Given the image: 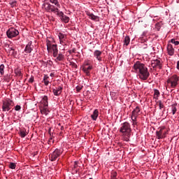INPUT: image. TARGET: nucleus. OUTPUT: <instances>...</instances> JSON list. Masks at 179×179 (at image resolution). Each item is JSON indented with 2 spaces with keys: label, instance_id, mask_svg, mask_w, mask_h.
Returning <instances> with one entry per match:
<instances>
[{
  "label": "nucleus",
  "instance_id": "18",
  "mask_svg": "<svg viewBox=\"0 0 179 179\" xmlns=\"http://www.w3.org/2000/svg\"><path fill=\"white\" fill-rule=\"evenodd\" d=\"M167 50L169 55H174V48H173V45L169 44L167 46Z\"/></svg>",
  "mask_w": 179,
  "mask_h": 179
},
{
  "label": "nucleus",
  "instance_id": "39",
  "mask_svg": "<svg viewBox=\"0 0 179 179\" xmlns=\"http://www.w3.org/2000/svg\"><path fill=\"white\" fill-rule=\"evenodd\" d=\"M8 51H13L12 54H13V51H15V49H13V48L10 45H8Z\"/></svg>",
  "mask_w": 179,
  "mask_h": 179
},
{
  "label": "nucleus",
  "instance_id": "21",
  "mask_svg": "<svg viewBox=\"0 0 179 179\" xmlns=\"http://www.w3.org/2000/svg\"><path fill=\"white\" fill-rule=\"evenodd\" d=\"M64 55L59 53V55L57 54V55L56 59H55V61L56 62H59V61H64Z\"/></svg>",
  "mask_w": 179,
  "mask_h": 179
},
{
  "label": "nucleus",
  "instance_id": "46",
  "mask_svg": "<svg viewBox=\"0 0 179 179\" xmlns=\"http://www.w3.org/2000/svg\"><path fill=\"white\" fill-rule=\"evenodd\" d=\"M74 167L75 168L78 167V162H74Z\"/></svg>",
  "mask_w": 179,
  "mask_h": 179
},
{
  "label": "nucleus",
  "instance_id": "43",
  "mask_svg": "<svg viewBox=\"0 0 179 179\" xmlns=\"http://www.w3.org/2000/svg\"><path fill=\"white\" fill-rule=\"evenodd\" d=\"M76 90H77V92H80V90H82V87H80V86H77V87H76Z\"/></svg>",
  "mask_w": 179,
  "mask_h": 179
},
{
  "label": "nucleus",
  "instance_id": "40",
  "mask_svg": "<svg viewBox=\"0 0 179 179\" xmlns=\"http://www.w3.org/2000/svg\"><path fill=\"white\" fill-rule=\"evenodd\" d=\"M156 29H157V30H160V23H157L156 24Z\"/></svg>",
  "mask_w": 179,
  "mask_h": 179
},
{
  "label": "nucleus",
  "instance_id": "48",
  "mask_svg": "<svg viewBox=\"0 0 179 179\" xmlns=\"http://www.w3.org/2000/svg\"><path fill=\"white\" fill-rule=\"evenodd\" d=\"M50 76L53 77L54 76V73H50Z\"/></svg>",
  "mask_w": 179,
  "mask_h": 179
},
{
  "label": "nucleus",
  "instance_id": "3",
  "mask_svg": "<svg viewBox=\"0 0 179 179\" xmlns=\"http://www.w3.org/2000/svg\"><path fill=\"white\" fill-rule=\"evenodd\" d=\"M46 45H47V50L48 52L52 51V54H53V57H57V56L58 55V45H57V44H51V41H46Z\"/></svg>",
  "mask_w": 179,
  "mask_h": 179
},
{
  "label": "nucleus",
  "instance_id": "28",
  "mask_svg": "<svg viewBox=\"0 0 179 179\" xmlns=\"http://www.w3.org/2000/svg\"><path fill=\"white\" fill-rule=\"evenodd\" d=\"M58 36H59V40H65L66 38V35L62 33H59Z\"/></svg>",
  "mask_w": 179,
  "mask_h": 179
},
{
  "label": "nucleus",
  "instance_id": "49",
  "mask_svg": "<svg viewBox=\"0 0 179 179\" xmlns=\"http://www.w3.org/2000/svg\"><path fill=\"white\" fill-rule=\"evenodd\" d=\"M61 129H64V127H62Z\"/></svg>",
  "mask_w": 179,
  "mask_h": 179
},
{
  "label": "nucleus",
  "instance_id": "31",
  "mask_svg": "<svg viewBox=\"0 0 179 179\" xmlns=\"http://www.w3.org/2000/svg\"><path fill=\"white\" fill-rule=\"evenodd\" d=\"M171 108H172V114L173 115H174V114L177 113V108H176V105H172Z\"/></svg>",
  "mask_w": 179,
  "mask_h": 179
},
{
  "label": "nucleus",
  "instance_id": "13",
  "mask_svg": "<svg viewBox=\"0 0 179 179\" xmlns=\"http://www.w3.org/2000/svg\"><path fill=\"white\" fill-rule=\"evenodd\" d=\"M156 131V136L157 139H163V129H166V127H161Z\"/></svg>",
  "mask_w": 179,
  "mask_h": 179
},
{
  "label": "nucleus",
  "instance_id": "37",
  "mask_svg": "<svg viewBox=\"0 0 179 179\" xmlns=\"http://www.w3.org/2000/svg\"><path fill=\"white\" fill-rule=\"evenodd\" d=\"M22 107L19 105H17L15 107V111H20Z\"/></svg>",
  "mask_w": 179,
  "mask_h": 179
},
{
  "label": "nucleus",
  "instance_id": "4",
  "mask_svg": "<svg viewBox=\"0 0 179 179\" xmlns=\"http://www.w3.org/2000/svg\"><path fill=\"white\" fill-rule=\"evenodd\" d=\"M61 155H62V150L56 148L52 154L49 155V159L50 162H55Z\"/></svg>",
  "mask_w": 179,
  "mask_h": 179
},
{
  "label": "nucleus",
  "instance_id": "33",
  "mask_svg": "<svg viewBox=\"0 0 179 179\" xmlns=\"http://www.w3.org/2000/svg\"><path fill=\"white\" fill-rule=\"evenodd\" d=\"M15 73L17 76H22V71L20 70H19V69H15Z\"/></svg>",
  "mask_w": 179,
  "mask_h": 179
},
{
  "label": "nucleus",
  "instance_id": "5",
  "mask_svg": "<svg viewBox=\"0 0 179 179\" xmlns=\"http://www.w3.org/2000/svg\"><path fill=\"white\" fill-rule=\"evenodd\" d=\"M178 76L177 75H173L167 80V84L170 85L171 87H176L178 85Z\"/></svg>",
  "mask_w": 179,
  "mask_h": 179
},
{
  "label": "nucleus",
  "instance_id": "45",
  "mask_svg": "<svg viewBox=\"0 0 179 179\" xmlns=\"http://www.w3.org/2000/svg\"><path fill=\"white\" fill-rule=\"evenodd\" d=\"M48 75H45L44 78H43V80H48Z\"/></svg>",
  "mask_w": 179,
  "mask_h": 179
},
{
  "label": "nucleus",
  "instance_id": "7",
  "mask_svg": "<svg viewBox=\"0 0 179 179\" xmlns=\"http://www.w3.org/2000/svg\"><path fill=\"white\" fill-rule=\"evenodd\" d=\"M43 5H47V6L45 8L48 12H53V13H57L59 10L58 8H55V6L51 5L50 3H45Z\"/></svg>",
  "mask_w": 179,
  "mask_h": 179
},
{
  "label": "nucleus",
  "instance_id": "29",
  "mask_svg": "<svg viewBox=\"0 0 179 179\" xmlns=\"http://www.w3.org/2000/svg\"><path fill=\"white\" fill-rule=\"evenodd\" d=\"M41 113L42 114H45V115H47L48 114V111L47 110V107L43 106V109L41 110Z\"/></svg>",
  "mask_w": 179,
  "mask_h": 179
},
{
  "label": "nucleus",
  "instance_id": "16",
  "mask_svg": "<svg viewBox=\"0 0 179 179\" xmlns=\"http://www.w3.org/2000/svg\"><path fill=\"white\" fill-rule=\"evenodd\" d=\"M33 51V45H31V43H28L24 49V52H27V54H30Z\"/></svg>",
  "mask_w": 179,
  "mask_h": 179
},
{
  "label": "nucleus",
  "instance_id": "35",
  "mask_svg": "<svg viewBox=\"0 0 179 179\" xmlns=\"http://www.w3.org/2000/svg\"><path fill=\"white\" fill-rule=\"evenodd\" d=\"M131 121L133 122L134 127H135V125H137L138 122H136V117H131Z\"/></svg>",
  "mask_w": 179,
  "mask_h": 179
},
{
  "label": "nucleus",
  "instance_id": "14",
  "mask_svg": "<svg viewBox=\"0 0 179 179\" xmlns=\"http://www.w3.org/2000/svg\"><path fill=\"white\" fill-rule=\"evenodd\" d=\"M101 54H103L101 51L96 50L94 52V57H95V58H96L97 60L101 62L102 60Z\"/></svg>",
  "mask_w": 179,
  "mask_h": 179
},
{
  "label": "nucleus",
  "instance_id": "9",
  "mask_svg": "<svg viewBox=\"0 0 179 179\" xmlns=\"http://www.w3.org/2000/svg\"><path fill=\"white\" fill-rule=\"evenodd\" d=\"M57 16H59L61 20L64 22V23H69V17L64 15V13L62 11H58L57 13Z\"/></svg>",
  "mask_w": 179,
  "mask_h": 179
},
{
  "label": "nucleus",
  "instance_id": "41",
  "mask_svg": "<svg viewBox=\"0 0 179 179\" xmlns=\"http://www.w3.org/2000/svg\"><path fill=\"white\" fill-rule=\"evenodd\" d=\"M29 82L30 83H33V82H34V77L30 78Z\"/></svg>",
  "mask_w": 179,
  "mask_h": 179
},
{
  "label": "nucleus",
  "instance_id": "2",
  "mask_svg": "<svg viewBox=\"0 0 179 179\" xmlns=\"http://www.w3.org/2000/svg\"><path fill=\"white\" fill-rule=\"evenodd\" d=\"M120 132L122 134L123 141L129 142V138H131L132 129H131V124L129 122H125L121 124Z\"/></svg>",
  "mask_w": 179,
  "mask_h": 179
},
{
  "label": "nucleus",
  "instance_id": "24",
  "mask_svg": "<svg viewBox=\"0 0 179 179\" xmlns=\"http://www.w3.org/2000/svg\"><path fill=\"white\" fill-rule=\"evenodd\" d=\"M159 96H160V92H159L158 90H154V99L157 100Z\"/></svg>",
  "mask_w": 179,
  "mask_h": 179
},
{
  "label": "nucleus",
  "instance_id": "32",
  "mask_svg": "<svg viewBox=\"0 0 179 179\" xmlns=\"http://www.w3.org/2000/svg\"><path fill=\"white\" fill-rule=\"evenodd\" d=\"M9 168L11 169L12 170H14V169H16V164L13 162L10 163Z\"/></svg>",
  "mask_w": 179,
  "mask_h": 179
},
{
  "label": "nucleus",
  "instance_id": "19",
  "mask_svg": "<svg viewBox=\"0 0 179 179\" xmlns=\"http://www.w3.org/2000/svg\"><path fill=\"white\" fill-rule=\"evenodd\" d=\"M87 15L91 19V20H95L96 22L99 20V16L94 15L93 13H91L90 12H87Z\"/></svg>",
  "mask_w": 179,
  "mask_h": 179
},
{
  "label": "nucleus",
  "instance_id": "17",
  "mask_svg": "<svg viewBox=\"0 0 179 179\" xmlns=\"http://www.w3.org/2000/svg\"><path fill=\"white\" fill-rule=\"evenodd\" d=\"M98 117H99V110L95 109L93 113L91 115V118L92 120H93V121H96Z\"/></svg>",
  "mask_w": 179,
  "mask_h": 179
},
{
  "label": "nucleus",
  "instance_id": "30",
  "mask_svg": "<svg viewBox=\"0 0 179 179\" xmlns=\"http://www.w3.org/2000/svg\"><path fill=\"white\" fill-rule=\"evenodd\" d=\"M50 137L48 141V145H51V143H54V141H52V139H54V136L51 135V134H50Z\"/></svg>",
  "mask_w": 179,
  "mask_h": 179
},
{
  "label": "nucleus",
  "instance_id": "26",
  "mask_svg": "<svg viewBox=\"0 0 179 179\" xmlns=\"http://www.w3.org/2000/svg\"><path fill=\"white\" fill-rule=\"evenodd\" d=\"M0 73L1 76H3L5 73V65L3 64L0 65Z\"/></svg>",
  "mask_w": 179,
  "mask_h": 179
},
{
  "label": "nucleus",
  "instance_id": "8",
  "mask_svg": "<svg viewBox=\"0 0 179 179\" xmlns=\"http://www.w3.org/2000/svg\"><path fill=\"white\" fill-rule=\"evenodd\" d=\"M13 101H6L3 102L2 110L3 111H9L11 108Z\"/></svg>",
  "mask_w": 179,
  "mask_h": 179
},
{
  "label": "nucleus",
  "instance_id": "22",
  "mask_svg": "<svg viewBox=\"0 0 179 179\" xmlns=\"http://www.w3.org/2000/svg\"><path fill=\"white\" fill-rule=\"evenodd\" d=\"M157 103L159 107V110H162V113H164V111H166V108L164 107L163 102H162V101H158Z\"/></svg>",
  "mask_w": 179,
  "mask_h": 179
},
{
  "label": "nucleus",
  "instance_id": "1",
  "mask_svg": "<svg viewBox=\"0 0 179 179\" xmlns=\"http://www.w3.org/2000/svg\"><path fill=\"white\" fill-rule=\"evenodd\" d=\"M133 68L135 72L138 73V78L141 79V80H147L148 78H149L150 73L148 71V68L145 66V64L141 63V62H136L134 64Z\"/></svg>",
  "mask_w": 179,
  "mask_h": 179
},
{
  "label": "nucleus",
  "instance_id": "47",
  "mask_svg": "<svg viewBox=\"0 0 179 179\" xmlns=\"http://www.w3.org/2000/svg\"><path fill=\"white\" fill-rule=\"evenodd\" d=\"M12 6H15L16 5V1H13L12 3H11Z\"/></svg>",
  "mask_w": 179,
  "mask_h": 179
},
{
  "label": "nucleus",
  "instance_id": "20",
  "mask_svg": "<svg viewBox=\"0 0 179 179\" xmlns=\"http://www.w3.org/2000/svg\"><path fill=\"white\" fill-rule=\"evenodd\" d=\"M42 104H43V107H48V96H44L41 100Z\"/></svg>",
  "mask_w": 179,
  "mask_h": 179
},
{
  "label": "nucleus",
  "instance_id": "6",
  "mask_svg": "<svg viewBox=\"0 0 179 179\" xmlns=\"http://www.w3.org/2000/svg\"><path fill=\"white\" fill-rule=\"evenodd\" d=\"M6 35L8 38H13V37H16V36L19 35V31L15 28H10L6 31Z\"/></svg>",
  "mask_w": 179,
  "mask_h": 179
},
{
  "label": "nucleus",
  "instance_id": "12",
  "mask_svg": "<svg viewBox=\"0 0 179 179\" xmlns=\"http://www.w3.org/2000/svg\"><path fill=\"white\" fill-rule=\"evenodd\" d=\"M139 113H141V109L138 106H136L134 110L131 112V117L134 118H138V115H139Z\"/></svg>",
  "mask_w": 179,
  "mask_h": 179
},
{
  "label": "nucleus",
  "instance_id": "27",
  "mask_svg": "<svg viewBox=\"0 0 179 179\" xmlns=\"http://www.w3.org/2000/svg\"><path fill=\"white\" fill-rule=\"evenodd\" d=\"M26 135H27L26 130L22 129L20 131V136H21V138H24Z\"/></svg>",
  "mask_w": 179,
  "mask_h": 179
},
{
  "label": "nucleus",
  "instance_id": "36",
  "mask_svg": "<svg viewBox=\"0 0 179 179\" xmlns=\"http://www.w3.org/2000/svg\"><path fill=\"white\" fill-rule=\"evenodd\" d=\"M167 131L162 129V136H163V139H164V138H166V135H167Z\"/></svg>",
  "mask_w": 179,
  "mask_h": 179
},
{
  "label": "nucleus",
  "instance_id": "10",
  "mask_svg": "<svg viewBox=\"0 0 179 179\" xmlns=\"http://www.w3.org/2000/svg\"><path fill=\"white\" fill-rule=\"evenodd\" d=\"M151 66L152 68H158V69H162V62L159 59L152 60Z\"/></svg>",
  "mask_w": 179,
  "mask_h": 179
},
{
  "label": "nucleus",
  "instance_id": "15",
  "mask_svg": "<svg viewBox=\"0 0 179 179\" xmlns=\"http://www.w3.org/2000/svg\"><path fill=\"white\" fill-rule=\"evenodd\" d=\"M55 96H59L62 93V87H58L52 90Z\"/></svg>",
  "mask_w": 179,
  "mask_h": 179
},
{
  "label": "nucleus",
  "instance_id": "34",
  "mask_svg": "<svg viewBox=\"0 0 179 179\" xmlns=\"http://www.w3.org/2000/svg\"><path fill=\"white\" fill-rule=\"evenodd\" d=\"M171 43H172V44H175V45H178V44H179V41H176V39H174V38L171 40Z\"/></svg>",
  "mask_w": 179,
  "mask_h": 179
},
{
  "label": "nucleus",
  "instance_id": "42",
  "mask_svg": "<svg viewBox=\"0 0 179 179\" xmlns=\"http://www.w3.org/2000/svg\"><path fill=\"white\" fill-rule=\"evenodd\" d=\"M111 178H117V173L114 172L113 174L112 175Z\"/></svg>",
  "mask_w": 179,
  "mask_h": 179
},
{
  "label": "nucleus",
  "instance_id": "11",
  "mask_svg": "<svg viewBox=\"0 0 179 179\" xmlns=\"http://www.w3.org/2000/svg\"><path fill=\"white\" fill-rule=\"evenodd\" d=\"M88 64H85L83 67V72H85V73L87 75V76H89L90 75V71H92V66H88Z\"/></svg>",
  "mask_w": 179,
  "mask_h": 179
},
{
  "label": "nucleus",
  "instance_id": "44",
  "mask_svg": "<svg viewBox=\"0 0 179 179\" xmlns=\"http://www.w3.org/2000/svg\"><path fill=\"white\" fill-rule=\"evenodd\" d=\"M44 83H45V86H48V84L50 83V81H48V80H44Z\"/></svg>",
  "mask_w": 179,
  "mask_h": 179
},
{
  "label": "nucleus",
  "instance_id": "38",
  "mask_svg": "<svg viewBox=\"0 0 179 179\" xmlns=\"http://www.w3.org/2000/svg\"><path fill=\"white\" fill-rule=\"evenodd\" d=\"M59 41L62 45H66V43H65V39H59Z\"/></svg>",
  "mask_w": 179,
  "mask_h": 179
},
{
  "label": "nucleus",
  "instance_id": "25",
  "mask_svg": "<svg viewBox=\"0 0 179 179\" xmlns=\"http://www.w3.org/2000/svg\"><path fill=\"white\" fill-rule=\"evenodd\" d=\"M130 41L131 38H129V36H126L124 40V45H129Z\"/></svg>",
  "mask_w": 179,
  "mask_h": 179
},
{
  "label": "nucleus",
  "instance_id": "23",
  "mask_svg": "<svg viewBox=\"0 0 179 179\" xmlns=\"http://www.w3.org/2000/svg\"><path fill=\"white\" fill-rule=\"evenodd\" d=\"M51 3H53L55 5L57 8H61V5L59 4V2L58 0H49Z\"/></svg>",
  "mask_w": 179,
  "mask_h": 179
}]
</instances>
